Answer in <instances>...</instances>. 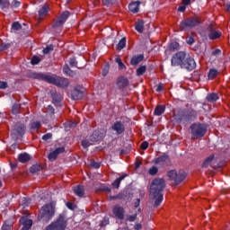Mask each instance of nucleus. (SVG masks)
<instances>
[{
	"instance_id": "nucleus-16",
	"label": "nucleus",
	"mask_w": 230,
	"mask_h": 230,
	"mask_svg": "<svg viewBox=\"0 0 230 230\" xmlns=\"http://www.w3.org/2000/svg\"><path fill=\"white\" fill-rule=\"evenodd\" d=\"M112 213L119 220L125 218V208L119 205H115L112 208Z\"/></svg>"
},
{
	"instance_id": "nucleus-7",
	"label": "nucleus",
	"mask_w": 230,
	"mask_h": 230,
	"mask_svg": "<svg viewBox=\"0 0 230 230\" xmlns=\"http://www.w3.org/2000/svg\"><path fill=\"white\" fill-rule=\"evenodd\" d=\"M167 176L171 181H173L174 184H181L182 181L186 179V172L184 171L171 170L167 172Z\"/></svg>"
},
{
	"instance_id": "nucleus-24",
	"label": "nucleus",
	"mask_w": 230,
	"mask_h": 230,
	"mask_svg": "<svg viewBox=\"0 0 230 230\" xmlns=\"http://www.w3.org/2000/svg\"><path fill=\"white\" fill-rule=\"evenodd\" d=\"M73 100H82L84 98V92L75 88L72 92Z\"/></svg>"
},
{
	"instance_id": "nucleus-37",
	"label": "nucleus",
	"mask_w": 230,
	"mask_h": 230,
	"mask_svg": "<svg viewBox=\"0 0 230 230\" xmlns=\"http://www.w3.org/2000/svg\"><path fill=\"white\" fill-rule=\"evenodd\" d=\"M145 73H146V66H140L137 69V76H142V75H145Z\"/></svg>"
},
{
	"instance_id": "nucleus-25",
	"label": "nucleus",
	"mask_w": 230,
	"mask_h": 230,
	"mask_svg": "<svg viewBox=\"0 0 230 230\" xmlns=\"http://www.w3.org/2000/svg\"><path fill=\"white\" fill-rule=\"evenodd\" d=\"M187 113V118L189 119V121H193V119H195L197 118V116L199 115V113L195 111V110H189V111H185Z\"/></svg>"
},
{
	"instance_id": "nucleus-63",
	"label": "nucleus",
	"mask_w": 230,
	"mask_h": 230,
	"mask_svg": "<svg viewBox=\"0 0 230 230\" xmlns=\"http://www.w3.org/2000/svg\"><path fill=\"white\" fill-rule=\"evenodd\" d=\"M220 53H222V51L218 49L212 52L213 55H220Z\"/></svg>"
},
{
	"instance_id": "nucleus-3",
	"label": "nucleus",
	"mask_w": 230,
	"mask_h": 230,
	"mask_svg": "<svg viewBox=\"0 0 230 230\" xmlns=\"http://www.w3.org/2000/svg\"><path fill=\"white\" fill-rule=\"evenodd\" d=\"M206 132H208V127H206V124L194 123L190 126L192 139H200V137H204V136H206Z\"/></svg>"
},
{
	"instance_id": "nucleus-14",
	"label": "nucleus",
	"mask_w": 230,
	"mask_h": 230,
	"mask_svg": "<svg viewBox=\"0 0 230 230\" xmlns=\"http://www.w3.org/2000/svg\"><path fill=\"white\" fill-rule=\"evenodd\" d=\"M153 163L155 164H158L159 166H168V164H170V156H168V155H163L155 158Z\"/></svg>"
},
{
	"instance_id": "nucleus-29",
	"label": "nucleus",
	"mask_w": 230,
	"mask_h": 230,
	"mask_svg": "<svg viewBox=\"0 0 230 230\" xmlns=\"http://www.w3.org/2000/svg\"><path fill=\"white\" fill-rule=\"evenodd\" d=\"M127 46V38L123 37L119 43L116 46V49H118V51H121V49H123L124 48H126Z\"/></svg>"
},
{
	"instance_id": "nucleus-51",
	"label": "nucleus",
	"mask_w": 230,
	"mask_h": 230,
	"mask_svg": "<svg viewBox=\"0 0 230 230\" xmlns=\"http://www.w3.org/2000/svg\"><path fill=\"white\" fill-rule=\"evenodd\" d=\"M10 48V43H2L0 45V51H4L6 49H9Z\"/></svg>"
},
{
	"instance_id": "nucleus-60",
	"label": "nucleus",
	"mask_w": 230,
	"mask_h": 230,
	"mask_svg": "<svg viewBox=\"0 0 230 230\" xmlns=\"http://www.w3.org/2000/svg\"><path fill=\"white\" fill-rule=\"evenodd\" d=\"M140 148L142 150H146V148H148V142L144 141L141 145H140Z\"/></svg>"
},
{
	"instance_id": "nucleus-32",
	"label": "nucleus",
	"mask_w": 230,
	"mask_h": 230,
	"mask_svg": "<svg viewBox=\"0 0 230 230\" xmlns=\"http://www.w3.org/2000/svg\"><path fill=\"white\" fill-rule=\"evenodd\" d=\"M165 109H166V108L164 107V105H158V106L155 109V116H161L162 114H164Z\"/></svg>"
},
{
	"instance_id": "nucleus-64",
	"label": "nucleus",
	"mask_w": 230,
	"mask_h": 230,
	"mask_svg": "<svg viewBox=\"0 0 230 230\" xmlns=\"http://www.w3.org/2000/svg\"><path fill=\"white\" fill-rule=\"evenodd\" d=\"M141 227H143V226H141V224H137V225L135 226V229H136V230H139V229H141Z\"/></svg>"
},
{
	"instance_id": "nucleus-10",
	"label": "nucleus",
	"mask_w": 230,
	"mask_h": 230,
	"mask_svg": "<svg viewBox=\"0 0 230 230\" xmlns=\"http://www.w3.org/2000/svg\"><path fill=\"white\" fill-rule=\"evenodd\" d=\"M220 168V165L217 164V158L215 157V155H211L205 159V161L202 164V168Z\"/></svg>"
},
{
	"instance_id": "nucleus-54",
	"label": "nucleus",
	"mask_w": 230,
	"mask_h": 230,
	"mask_svg": "<svg viewBox=\"0 0 230 230\" xmlns=\"http://www.w3.org/2000/svg\"><path fill=\"white\" fill-rule=\"evenodd\" d=\"M90 166H92V168H100L101 165L100 163L92 160L90 163Z\"/></svg>"
},
{
	"instance_id": "nucleus-41",
	"label": "nucleus",
	"mask_w": 230,
	"mask_h": 230,
	"mask_svg": "<svg viewBox=\"0 0 230 230\" xmlns=\"http://www.w3.org/2000/svg\"><path fill=\"white\" fill-rule=\"evenodd\" d=\"M22 28V26H21V23H19V22H14L12 25V29L14 30V31H19V30H21Z\"/></svg>"
},
{
	"instance_id": "nucleus-59",
	"label": "nucleus",
	"mask_w": 230,
	"mask_h": 230,
	"mask_svg": "<svg viewBox=\"0 0 230 230\" xmlns=\"http://www.w3.org/2000/svg\"><path fill=\"white\" fill-rule=\"evenodd\" d=\"M123 199V194H117V195H115V196H112V197H111V200H116V199Z\"/></svg>"
},
{
	"instance_id": "nucleus-23",
	"label": "nucleus",
	"mask_w": 230,
	"mask_h": 230,
	"mask_svg": "<svg viewBox=\"0 0 230 230\" xmlns=\"http://www.w3.org/2000/svg\"><path fill=\"white\" fill-rule=\"evenodd\" d=\"M102 137L103 134H101L100 131H93V133L90 137V141L92 143H98V141L102 140Z\"/></svg>"
},
{
	"instance_id": "nucleus-42",
	"label": "nucleus",
	"mask_w": 230,
	"mask_h": 230,
	"mask_svg": "<svg viewBox=\"0 0 230 230\" xmlns=\"http://www.w3.org/2000/svg\"><path fill=\"white\" fill-rule=\"evenodd\" d=\"M157 172H159V169L155 166H152L149 169L148 173H149V175H157Z\"/></svg>"
},
{
	"instance_id": "nucleus-58",
	"label": "nucleus",
	"mask_w": 230,
	"mask_h": 230,
	"mask_svg": "<svg viewBox=\"0 0 230 230\" xmlns=\"http://www.w3.org/2000/svg\"><path fill=\"white\" fill-rule=\"evenodd\" d=\"M8 87V83L4 81H0V89H6Z\"/></svg>"
},
{
	"instance_id": "nucleus-8",
	"label": "nucleus",
	"mask_w": 230,
	"mask_h": 230,
	"mask_svg": "<svg viewBox=\"0 0 230 230\" xmlns=\"http://www.w3.org/2000/svg\"><path fill=\"white\" fill-rule=\"evenodd\" d=\"M185 59H186V53L180 51L172 56L171 59V64L173 66H181V67H182V64H184Z\"/></svg>"
},
{
	"instance_id": "nucleus-28",
	"label": "nucleus",
	"mask_w": 230,
	"mask_h": 230,
	"mask_svg": "<svg viewBox=\"0 0 230 230\" xmlns=\"http://www.w3.org/2000/svg\"><path fill=\"white\" fill-rule=\"evenodd\" d=\"M30 159H31V157L27 153H22L18 155V160L20 161V163H28Z\"/></svg>"
},
{
	"instance_id": "nucleus-9",
	"label": "nucleus",
	"mask_w": 230,
	"mask_h": 230,
	"mask_svg": "<svg viewBox=\"0 0 230 230\" xmlns=\"http://www.w3.org/2000/svg\"><path fill=\"white\" fill-rule=\"evenodd\" d=\"M11 136L13 139H19V137H22L24 136V126L21 123H16L13 126Z\"/></svg>"
},
{
	"instance_id": "nucleus-40",
	"label": "nucleus",
	"mask_w": 230,
	"mask_h": 230,
	"mask_svg": "<svg viewBox=\"0 0 230 230\" xmlns=\"http://www.w3.org/2000/svg\"><path fill=\"white\" fill-rule=\"evenodd\" d=\"M40 170H42V167L39 164H34L31 167V173H37V172H40Z\"/></svg>"
},
{
	"instance_id": "nucleus-4",
	"label": "nucleus",
	"mask_w": 230,
	"mask_h": 230,
	"mask_svg": "<svg viewBox=\"0 0 230 230\" xmlns=\"http://www.w3.org/2000/svg\"><path fill=\"white\" fill-rule=\"evenodd\" d=\"M55 215V208L52 204H46L40 210L39 220L41 222H49L53 216Z\"/></svg>"
},
{
	"instance_id": "nucleus-46",
	"label": "nucleus",
	"mask_w": 230,
	"mask_h": 230,
	"mask_svg": "<svg viewBox=\"0 0 230 230\" xmlns=\"http://www.w3.org/2000/svg\"><path fill=\"white\" fill-rule=\"evenodd\" d=\"M40 62V58L34 56L31 58V64H32V66H37V64H39Z\"/></svg>"
},
{
	"instance_id": "nucleus-15",
	"label": "nucleus",
	"mask_w": 230,
	"mask_h": 230,
	"mask_svg": "<svg viewBox=\"0 0 230 230\" xmlns=\"http://www.w3.org/2000/svg\"><path fill=\"white\" fill-rule=\"evenodd\" d=\"M174 119L176 123H188L190 121L186 111H181L174 114Z\"/></svg>"
},
{
	"instance_id": "nucleus-36",
	"label": "nucleus",
	"mask_w": 230,
	"mask_h": 230,
	"mask_svg": "<svg viewBox=\"0 0 230 230\" xmlns=\"http://www.w3.org/2000/svg\"><path fill=\"white\" fill-rule=\"evenodd\" d=\"M48 12H49V9L48 8L47 5H44L40 11H39V16L40 19H42L45 15L48 14Z\"/></svg>"
},
{
	"instance_id": "nucleus-57",
	"label": "nucleus",
	"mask_w": 230,
	"mask_h": 230,
	"mask_svg": "<svg viewBox=\"0 0 230 230\" xmlns=\"http://www.w3.org/2000/svg\"><path fill=\"white\" fill-rule=\"evenodd\" d=\"M12 6H13V8H19V6H21V2H19L17 0H13L12 2Z\"/></svg>"
},
{
	"instance_id": "nucleus-49",
	"label": "nucleus",
	"mask_w": 230,
	"mask_h": 230,
	"mask_svg": "<svg viewBox=\"0 0 230 230\" xmlns=\"http://www.w3.org/2000/svg\"><path fill=\"white\" fill-rule=\"evenodd\" d=\"M21 204H22V206H23V208H26L30 204V199L22 198V201H21Z\"/></svg>"
},
{
	"instance_id": "nucleus-31",
	"label": "nucleus",
	"mask_w": 230,
	"mask_h": 230,
	"mask_svg": "<svg viewBox=\"0 0 230 230\" xmlns=\"http://www.w3.org/2000/svg\"><path fill=\"white\" fill-rule=\"evenodd\" d=\"M144 28H145V22L143 21H139L136 22L135 30L138 31V33H143Z\"/></svg>"
},
{
	"instance_id": "nucleus-52",
	"label": "nucleus",
	"mask_w": 230,
	"mask_h": 230,
	"mask_svg": "<svg viewBox=\"0 0 230 230\" xmlns=\"http://www.w3.org/2000/svg\"><path fill=\"white\" fill-rule=\"evenodd\" d=\"M53 137V134L47 133L42 137L43 141H49Z\"/></svg>"
},
{
	"instance_id": "nucleus-11",
	"label": "nucleus",
	"mask_w": 230,
	"mask_h": 230,
	"mask_svg": "<svg viewBox=\"0 0 230 230\" xmlns=\"http://www.w3.org/2000/svg\"><path fill=\"white\" fill-rule=\"evenodd\" d=\"M69 11H65L63 13H61L60 16L54 22L53 28H62V26H64V23L69 18Z\"/></svg>"
},
{
	"instance_id": "nucleus-44",
	"label": "nucleus",
	"mask_w": 230,
	"mask_h": 230,
	"mask_svg": "<svg viewBox=\"0 0 230 230\" xmlns=\"http://www.w3.org/2000/svg\"><path fill=\"white\" fill-rule=\"evenodd\" d=\"M169 49H171V51L179 49V44L177 42H172L169 46Z\"/></svg>"
},
{
	"instance_id": "nucleus-30",
	"label": "nucleus",
	"mask_w": 230,
	"mask_h": 230,
	"mask_svg": "<svg viewBox=\"0 0 230 230\" xmlns=\"http://www.w3.org/2000/svg\"><path fill=\"white\" fill-rule=\"evenodd\" d=\"M51 95L55 103H60L62 102V94H60V93L53 92Z\"/></svg>"
},
{
	"instance_id": "nucleus-62",
	"label": "nucleus",
	"mask_w": 230,
	"mask_h": 230,
	"mask_svg": "<svg viewBox=\"0 0 230 230\" xmlns=\"http://www.w3.org/2000/svg\"><path fill=\"white\" fill-rule=\"evenodd\" d=\"M178 11H179V12H186V5H181V6L178 8Z\"/></svg>"
},
{
	"instance_id": "nucleus-38",
	"label": "nucleus",
	"mask_w": 230,
	"mask_h": 230,
	"mask_svg": "<svg viewBox=\"0 0 230 230\" xmlns=\"http://www.w3.org/2000/svg\"><path fill=\"white\" fill-rule=\"evenodd\" d=\"M115 61L118 63L119 70L127 69V66H125V64H123V61H121V58H116Z\"/></svg>"
},
{
	"instance_id": "nucleus-13",
	"label": "nucleus",
	"mask_w": 230,
	"mask_h": 230,
	"mask_svg": "<svg viewBox=\"0 0 230 230\" xmlns=\"http://www.w3.org/2000/svg\"><path fill=\"white\" fill-rule=\"evenodd\" d=\"M197 67V63L192 58H185L183 63L181 64L182 69H187V71H193Z\"/></svg>"
},
{
	"instance_id": "nucleus-50",
	"label": "nucleus",
	"mask_w": 230,
	"mask_h": 230,
	"mask_svg": "<svg viewBox=\"0 0 230 230\" xmlns=\"http://www.w3.org/2000/svg\"><path fill=\"white\" fill-rule=\"evenodd\" d=\"M69 65L71 66V67H76V66H78V62H76V58H71L69 59Z\"/></svg>"
},
{
	"instance_id": "nucleus-17",
	"label": "nucleus",
	"mask_w": 230,
	"mask_h": 230,
	"mask_svg": "<svg viewBox=\"0 0 230 230\" xmlns=\"http://www.w3.org/2000/svg\"><path fill=\"white\" fill-rule=\"evenodd\" d=\"M66 152V148L64 146L57 147L54 151L50 152L49 155V159L50 161H57V158L60 154H64Z\"/></svg>"
},
{
	"instance_id": "nucleus-45",
	"label": "nucleus",
	"mask_w": 230,
	"mask_h": 230,
	"mask_svg": "<svg viewBox=\"0 0 230 230\" xmlns=\"http://www.w3.org/2000/svg\"><path fill=\"white\" fill-rule=\"evenodd\" d=\"M8 6H10L8 0H0V7L8 8Z\"/></svg>"
},
{
	"instance_id": "nucleus-43",
	"label": "nucleus",
	"mask_w": 230,
	"mask_h": 230,
	"mask_svg": "<svg viewBox=\"0 0 230 230\" xmlns=\"http://www.w3.org/2000/svg\"><path fill=\"white\" fill-rule=\"evenodd\" d=\"M93 143H94V142H92L91 140L84 139L82 141V146H84V148H89V146H91V145H93Z\"/></svg>"
},
{
	"instance_id": "nucleus-5",
	"label": "nucleus",
	"mask_w": 230,
	"mask_h": 230,
	"mask_svg": "<svg viewBox=\"0 0 230 230\" xmlns=\"http://www.w3.org/2000/svg\"><path fill=\"white\" fill-rule=\"evenodd\" d=\"M67 227V220L63 215H59L56 221L49 225L45 230H66Z\"/></svg>"
},
{
	"instance_id": "nucleus-33",
	"label": "nucleus",
	"mask_w": 230,
	"mask_h": 230,
	"mask_svg": "<svg viewBox=\"0 0 230 230\" xmlns=\"http://www.w3.org/2000/svg\"><path fill=\"white\" fill-rule=\"evenodd\" d=\"M125 177H127V175L123 174L120 177L117 178L112 183L113 188H119V184H121V181H123V179H125Z\"/></svg>"
},
{
	"instance_id": "nucleus-18",
	"label": "nucleus",
	"mask_w": 230,
	"mask_h": 230,
	"mask_svg": "<svg viewBox=\"0 0 230 230\" xmlns=\"http://www.w3.org/2000/svg\"><path fill=\"white\" fill-rule=\"evenodd\" d=\"M208 31H209L208 39H210V40H215V39H220V37H222V32L215 31L213 25H209Z\"/></svg>"
},
{
	"instance_id": "nucleus-19",
	"label": "nucleus",
	"mask_w": 230,
	"mask_h": 230,
	"mask_svg": "<svg viewBox=\"0 0 230 230\" xmlns=\"http://www.w3.org/2000/svg\"><path fill=\"white\" fill-rule=\"evenodd\" d=\"M20 224L23 226L22 228V230H30L31 226H33V221L26 217H23L20 219Z\"/></svg>"
},
{
	"instance_id": "nucleus-48",
	"label": "nucleus",
	"mask_w": 230,
	"mask_h": 230,
	"mask_svg": "<svg viewBox=\"0 0 230 230\" xmlns=\"http://www.w3.org/2000/svg\"><path fill=\"white\" fill-rule=\"evenodd\" d=\"M51 51H53V45H49L46 49H43L44 55H48L51 53Z\"/></svg>"
},
{
	"instance_id": "nucleus-20",
	"label": "nucleus",
	"mask_w": 230,
	"mask_h": 230,
	"mask_svg": "<svg viewBox=\"0 0 230 230\" xmlns=\"http://www.w3.org/2000/svg\"><path fill=\"white\" fill-rule=\"evenodd\" d=\"M128 79L125 76H120L117 79V85L119 89H125L128 86Z\"/></svg>"
},
{
	"instance_id": "nucleus-47",
	"label": "nucleus",
	"mask_w": 230,
	"mask_h": 230,
	"mask_svg": "<svg viewBox=\"0 0 230 230\" xmlns=\"http://www.w3.org/2000/svg\"><path fill=\"white\" fill-rule=\"evenodd\" d=\"M10 229H12V224L8 221L4 222L2 226V230H10Z\"/></svg>"
},
{
	"instance_id": "nucleus-61",
	"label": "nucleus",
	"mask_w": 230,
	"mask_h": 230,
	"mask_svg": "<svg viewBox=\"0 0 230 230\" xmlns=\"http://www.w3.org/2000/svg\"><path fill=\"white\" fill-rule=\"evenodd\" d=\"M109 224V219L104 218V220L100 224L101 227H103V226H107Z\"/></svg>"
},
{
	"instance_id": "nucleus-26",
	"label": "nucleus",
	"mask_w": 230,
	"mask_h": 230,
	"mask_svg": "<svg viewBox=\"0 0 230 230\" xmlns=\"http://www.w3.org/2000/svg\"><path fill=\"white\" fill-rule=\"evenodd\" d=\"M74 193L77 195V197H84L85 190H84V186L78 185L74 188Z\"/></svg>"
},
{
	"instance_id": "nucleus-22",
	"label": "nucleus",
	"mask_w": 230,
	"mask_h": 230,
	"mask_svg": "<svg viewBox=\"0 0 230 230\" xmlns=\"http://www.w3.org/2000/svg\"><path fill=\"white\" fill-rule=\"evenodd\" d=\"M141 4L140 1L132 2L128 5L129 12H132V13H137L139 12V6Z\"/></svg>"
},
{
	"instance_id": "nucleus-39",
	"label": "nucleus",
	"mask_w": 230,
	"mask_h": 230,
	"mask_svg": "<svg viewBox=\"0 0 230 230\" xmlns=\"http://www.w3.org/2000/svg\"><path fill=\"white\" fill-rule=\"evenodd\" d=\"M217 75H218V71H217V69H210L208 73L209 80H213L217 78Z\"/></svg>"
},
{
	"instance_id": "nucleus-53",
	"label": "nucleus",
	"mask_w": 230,
	"mask_h": 230,
	"mask_svg": "<svg viewBox=\"0 0 230 230\" xmlns=\"http://www.w3.org/2000/svg\"><path fill=\"white\" fill-rule=\"evenodd\" d=\"M186 42H187V44H189V46H191L192 44H194L195 39L192 38V36H189L186 39Z\"/></svg>"
},
{
	"instance_id": "nucleus-21",
	"label": "nucleus",
	"mask_w": 230,
	"mask_h": 230,
	"mask_svg": "<svg viewBox=\"0 0 230 230\" xmlns=\"http://www.w3.org/2000/svg\"><path fill=\"white\" fill-rule=\"evenodd\" d=\"M145 59V56L143 54L135 55L131 58L130 64L131 66H137L141 64Z\"/></svg>"
},
{
	"instance_id": "nucleus-1",
	"label": "nucleus",
	"mask_w": 230,
	"mask_h": 230,
	"mask_svg": "<svg viewBox=\"0 0 230 230\" xmlns=\"http://www.w3.org/2000/svg\"><path fill=\"white\" fill-rule=\"evenodd\" d=\"M166 188V181L163 178H155L150 186V198L155 199V208H159L163 202V190Z\"/></svg>"
},
{
	"instance_id": "nucleus-2",
	"label": "nucleus",
	"mask_w": 230,
	"mask_h": 230,
	"mask_svg": "<svg viewBox=\"0 0 230 230\" xmlns=\"http://www.w3.org/2000/svg\"><path fill=\"white\" fill-rule=\"evenodd\" d=\"M32 77L36 78L37 80H43L44 82H48V84L57 85V87H67V85H69V79L55 75H51L42 73H34L32 74Z\"/></svg>"
},
{
	"instance_id": "nucleus-55",
	"label": "nucleus",
	"mask_w": 230,
	"mask_h": 230,
	"mask_svg": "<svg viewBox=\"0 0 230 230\" xmlns=\"http://www.w3.org/2000/svg\"><path fill=\"white\" fill-rule=\"evenodd\" d=\"M102 4L104 6H111V4H114V0H102Z\"/></svg>"
},
{
	"instance_id": "nucleus-6",
	"label": "nucleus",
	"mask_w": 230,
	"mask_h": 230,
	"mask_svg": "<svg viewBox=\"0 0 230 230\" xmlns=\"http://www.w3.org/2000/svg\"><path fill=\"white\" fill-rule=\"evenodd\" d=\"M199 24H200V20H199V17L194 16L181 21L180 28L182 31H186L191 30V28H195V26H199Z\"/></svg>"
},
{
	"instance_id": "nucleus-35",
	"label": "nucleus",
	"mask_w": 230,
	"mask_h": 230,
	"mask_svg": "<svg viewBox=\"0 0 230 230\" xmlns=\"http://www.w3.org/2000/svg\"><path fill=\"white\" fill-rule=\"evenodd\" d=\"M207 100L210 103H215V102H217V100H218V95L217 93H208L207 95Z\"/></svg>"
},
{
	"instance_id": "nucleus-56",
	"label": "nucleus",
	"mask_w": 230,
	"mask_h": 230,
	"mask_svg": "<svg viewBox=\"0 0 230 230\" xmlns=\"http://www.w3.org/2000/svg\"><path fill=\"white\" fill-rule=\"evenodd\" d=\"M136 218H137V214H134L133 216H128L127 220L128 222H135Z\"/></svg>"
},
{
	"instance_id": "nucleus-34",
	"label": "nucleus",
	"mask_w": 230,
	"mask_h": 230,
	"mask_svg": "<svg viewBox=\"0 0 230 230\" xmlns=\"http://www.w3.org/2000/svg\"><path fill=\"white\" fill-rule=\"evenodd\" d=\"M30 127H31V130H39V128L42 127V124L40 123V121L36 120V121L31 122Z\"/></svg>"
},
{
	"instance_id": "nucleus-27",
	"label": "nucleus",
	"mask_w": 230,
	"mask_h": 230,
	"mask_svg": "<svg viewBox=\"0 0 230 230\" xmlns=\"http://www.w3.org/2000/svg\"><path fill=\"white\" fill-rule=\"evenodd\" d=\"M63 73L64 75H66V76H75L76 75V72L73 71L69 66L66 65L63 67Z\"/></svg>"
},
{
	"instance_id": "nucleus-12",
	"label": "nucleus",
	"mask_w": 230,
	"mask_h": 230,
	"mask_svg": "<svg viewBox=\"0 0 230 230\" xmlns=\"http://www.w3.org/2000/svg\"><path fill=\"white\" fill-rule=\"evenodd\" d=\"M111 130L115 132L117 136H121L125 132V124L120 120H117L111 125Z\"/></svg>"
}]
</instances>
